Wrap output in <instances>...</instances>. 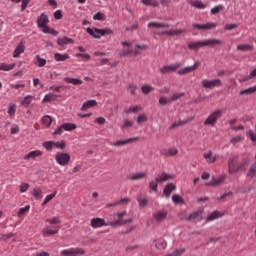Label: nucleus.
<instances>
[{
    "mask_svg": "<svg viewBox=\"0 0 256 256\" xmlns=\"http://www.w3.org/2000/svg\"><path fill=\"white\" fill-rule=\"evenodd\" d=\"M127 211H123L120 213L114 214V217L117 219L114 221H108L106 222L103 218H93L91 219L90 225L93 227V229H99V227H119L121 225H126V223H131L130 220H125L123 217H126Z\"/></svg>",
    "mask_w": 256,
    "mask_h": 256,
    "instance_id": "nucleus-1",
    "label": "nucleus"
},
{
    "mask_svg": "<svg viewBox=\"0 0 256 256\" xmlns=\"http://www.w3.org/2000/svg\"><path fill=\"white\" fill-rule=\"evenodd\" d=\"M86 32L94 39H101V37H105V35H113V30H111V28H87Z\"/></svg>",
    "mask_w": 256,
    "mask_h": 256,
    "instance_id": "nucleus-2",
    "label": "nucleus"
},
{
    "mask_svg": "<svg viewBox=\"0 0 256 256\" xmlns=\"http://www.w3.org/2000/svg\"><path fill=\"white\" fill-rule=\"evenodd\" d=\"M238 171H243V164H239L237 156H233L228 160V172L233 175V173H238Z\"/></svg>",
    "mask_w": 256,
    "mask_h": 256,
    "instance_id": "nucleus-3",
    "label": "nucleus"
},
{
    "mask_svg": "<svg viewBox=\"0 0 256 256\" xmlns=\"http://www.w3.org/2000/svg\"><path fill=\"white\" fill-rule=\"evenodd\" d=\"M55 161L58 163V165H61V167H65L69 165V162L71 161V155L64 152H57L55 154Z\"/></svg>",
    "mask_w": 256,
    "mask_h": 256,
    "instance_id": "nucleus-4",
    "label": "nucleus"
},
{
    "mask_svg": "<svg viewBox=\"0 0 256 256\" xmlns=\"http://www.w3.org/2000/svg\"><path fill=\"white\" fill-rule=\"evenodd\" d=\"M222 115H223V110H216L212 112L205 120L204 125H210L211 127H213V125H215L217 121L221 119Z\"/></svg>",
    "mask_w": 256,
    "mask_h": 256,
    "instance_id": "nucleus-5",
    "label": "nucleus"
},
{
    "mask_svg": "<svg viewBox=\"0 0 256 256\" xmlns=\"http://www.w3.org/2000/svg\"><path fill=\"white\" fill-rule=\"evenodd\" d=\"M43 147L44 149H46L47 151H53V149H65L66 145H65V141H47L43 143Z\"/></svg>",
    "mask_w": 256,
    "mask_h": 256,
    "instance_id": "nucleus-6",
    "label": "nucleus"
},
{
    "mask_svg": "<svg viewBox=\"0 0 256 256\" xmlns=\"http://www.w3.org/2000/svg\"><path fill=\"white\" fill-rule=\"evenodd\" d=\"M61 256H79V255H85V251L83 248H68L64 249L60 252Z\"/></svg>",
    "mask_w": 256,
    "mask_h": 256,
    "instance_id": "nucleus-7",
    "label": "nucleus"
},
{
    "mask_svg": "<svg viewBox=\"0 0 256 256\" xmlns=\"http://www.w3.org/2000/svg\"><path fill=\"white\" fill-rule=\"evenodd\" d=\"M193 29H198V31H211V29H215L217 27V23L208 22L206 24H192Z\"/></svg>",
    "mask_w": 256,
    "mask_h": 256,
    "instance_id": "nucleus-8",
    "label": "nucleus"
},
{
    "mask_svg": "<svg viewBox=\"0 0 256 256\" xmlns=\"http://www.w3.org/2000/svg\"><path fill=\"white\" fill-rule=\"evenodd\" d=\"M201 67V62L196 61L193 66H186L178 70V75H188V73H192V71H197Z\"/></svg>",
    "mask_w": 256,
    "mask_h": 256,
    "instance_id": "nucleus-9",
    "label": "nucleus"
},
{
    "mask_svg": "<svg viewBox=\"0 0 256 256\" xmlns=\"http://www.w3.org/2000/svg\"><path fill=\"white\" fill-rule=\"evenodd\" d=\"M222 82L220 79H214V80H202V86L205 89H213V87H221Z\"/></svg>",
    "mask_w": 256,
    "mask_h": 256,
    "instance_id": "nucleus-10",
    "label": "nucleus"
},
{
    "mask_svg": "<svg viewBox=\"0 0 256 256\" xmlns=\"http://www.w3.org/2000/svg\"><path fill=\"white\" fill-rule=\"evenodd\" d=\"M179 67H181V64H179V63L166 65V66H163L162 68H160V73H162V75H165L166 73H171L172 71H177V69H179Z\"/></svg>",
    "mask_w": 256,
    "mask_h": 256,
    "instance_id": "nucleus-11",
    "label": "nucleus"
},
{
    "mask_svg": "<svg viewBox=\"0 0 256 256\" xmlns=\"http://www.w3.org/2000/svg\"><path fill=\"white\" fill-rule=\"evenodd\" d=\"M59 229V226H55L54 229H51V227L46 226L42 230V235H44V237H51V235H57V233H59Z\"/></svg>",
    "mask_w": 256,
    "mask_h": 256,
    "instance_id": "nucleus-12",
    "label": "nucleus"
},
{
    "mask_svg": "<svg viewBox=\"0 0 256 256\" xmlns=\"http://www.w3.org/2000/svg\"><path fill=\"white\" fill-rule=\"evenodd\" d=\"M38 157H43V152L41 150H34L24 155V160L31 161V159H37Z\"/></svg>",
    "mask_w": 256,
    "mask_h": 256,
    "instance_id": "nucleus-13",
    "label": "nucleus"
},
{
    "mask_svg": "<svg viewBox=\"0 0 256 256\" xmlns=\"http://www.w3.org/2000/svg\"><path fill=\"white\" fill-rule=\"evenodd\" d=\"M185 30L183 29H171V30H166V31H162L159 33V35H168V37H175V36H179L182 35V33H184Z\"/></svg>",
    "mask_w": 256,
    "mask_h": 256,
    "instance_id": "nucleus-14",
    "label": "nucleus"
},
{
    "mask_svg": "<svg viewBox=\"0 0 256 256\" xmlns=\"http://www.w3.org/2000/svg\"><path fill=\"white\" fill-rule=\"evenodd\" d=\"M177 153H179V150L176 147L166 148L161 151V155H164V157H175Z\"/></svg>",
    "mask_w": 256,
    "mask_h": 256,
    "instance_id": "nucleus-15",
    "label": "nucleus"
},
{
    "mask_svg": "<svg viewBox=\"0 0 256 256\" xmlns=\"http://www.w3.org/2000/svg\"><path fill=\"white\" fill-rule=\"evenodd\" d=\"M153 218L155 221L161 223V221H165L167 219V210H159L153 214Z\"/></svg>",
    "mask_w": 256,
    "mask_h": 256,
    "instance_id": "nucleus-16",
    "label": "nucleus"
},
{
    "mask_svg": "<svg viewBox=\"0 0 256 256\" xmlns=\"http://www.w3.org/2000/svg\"><path fill=\"white\" fill-rule=\"evenodd\" d=\"M37 25L39 29L49 25V17H47L45 13H42L37 19Z\"/></svg>",
    "mask_w": 256,
    "mask_h": 256,
    "instance_id": "nucleus-17",
    "label": "nucleus"
},
{
    "mask_svg": "<svg viewBox=\"0 0 256 256\" xmlns=\"http://www.w3.org/2000/svg\"><path fill=\"white\" fill-rule=\"evenodd\" d=\"M149 29H169L170 25L163 22H150L148 23Z\"/></svg>",
    "mask_w": 256,
    "mask_h": 256,
    "instance_id": "nucleus-18",
    "label": "nucleus"
},
{
    "mask_svg": "<svg viewBox=\"0 0 256 256\" xmlns=\"http://www.w3.org/2000/svg\"><path fill=\"white\" fill-rule=\"evenodd\" d=\"M136 199L141 209H144V207H147V205H149V199H147V196H145L144 194H139Z\"/></svg>",
    "mask_w": 256,
    "mask_h": 256,
    "instance_id": "nucleus-19",
    "label": "nucleus"
},
{
    "mask_svg": "<svg viewBox=\"0 0 256 256\" xmlns=\"http://www.w3.org/2000/svg\"><path fill=\"white\" fill-rule=\"evenodd\" d=\"M21 53H25V42L21 41L15 48L13 57L14 59H17Z\"/></svg>",
    "mask_w": 256,
    "mask_h": 256,
    "instance_id": "nucleus-20",
    "label": "nucleus"
},
{
    "mask_svg": "<svg viewBox=\"0 0 256 256\" xmlns=\"http://www.w3.org/2000/svg\"><path fill=\"white\" fill-rule=\"evenodd\" d=\"M203 43L204 47H215V45H223V41L215 38L204 40Z\"/></svg>",
    "mask_w": 256,
    "mask_h": 256,
    "instance_id": "nucleus-21",
    "label": "nucleus"
},
{
    "mask_svg": "<svg viewBox=\"0 0 256 256\" xmlns=\"http://www.w3.org/2000/svg\"><path fill=\"white\" fill-rule=\"evenodd\" d=\"M139 138L134 137V138H128L126 140H118L114 144V147H123V145H129V143H133L134 141H137Z\"/></svg>",
    "mask_w": 256,
    "mask_h": 256,
    "instance_id": "nucleus-22",
    "label": "nucleus"
},
{
    "mask_svg": "<svg viewBox=\"0 0 256 256\" xmlns=\"http://www.w3.org/2000/svg\"><path fill=\"white\" fill-rule=\"evenodd\" d=\"M189 5L194 7L195 9H206L207 5L203 3L201 0H188Z\"/></svg>",
    "mask_w": 256,
    "mask_h": 256,
    "instance_id": "nucleus-23",
    "label": "nucleus"
},
{
    "mask_svg": "<svg viewBox=\"0 0 256 256\" xmlns=\"http://www.w3.org/2000/svg\"><path fill=\"white\" fill-rule=\"evenodd\" d=\"M175 189H177V186H175V184L173 183L167 184L163 190V194L165 195V197H167V199H169V197H171V193H173Z\"/></svg>",
    "mask_w": 256,
    "mask_h": 256,
    "instance_id": "nucleus-24",
    "label": "nucleus"
},
{
    "mask_svg": "<svg viewBox=\"0 0 256 256\" xmlns=\"http://www.w3.org/2000/svg\"><path fill=\"white\" fill-rule=\"evenodd\" d=\"M73 43V39L69 37H62L57 39V45H59L60 47H65V45H71Z\"/></svg>",
    "mask_w": 256,
    "mask_h": 256,
    "instance_id": "nucleus-25",
    "label": "nucleus"
},
{
    "mask_svg": "<svg viewBox=\"0 0 256 256\" xmlns=\"http://www.w3.org/2000/svg\"><path fill=\"white\" fill-rule=\"evenodd\" d=\"M204 159L206 160L207 163H215L217 161V158L219 157L218 155L213 156V152L208 151L205 152L203 155Z\"/></svg>",
    "mask_w": 256,
    "mask_h": 256,
    "instance_id": "nucleus-26",
    "label": "nucleus"
},
{
    "mask_svg": "<svg viewBox=\"0 0 256 256\" xmlns=\"http://www.w3.org/2000/svg\"><path fill=\"white\" fill-rule=\"evenodd\" d=\"M171 179H173V175L163 172L162 174L158 175V177L156 178V182L165 183V181H169Z\"/></svg>",
    "mask_w": 256,
    "mask_h": 256,
    "instance_id": "nucleus-27",
    "label": "nucleus"
},
{
    "mask_svg": "<svg viewBox=\"0 0 256 256\" xmlns=\"http://www.w3.org/2000/svg\"><path fill=\"white\" fill-rule=\"evenodd\" d=\"M145 177H147L146 172H137V173L131 174L129 176V179L130 181H140V179H145Z\"/></svg>",
    "mask_w": 256,
    "mask_h": 256,
    "instance_id": "nucleus-28",
    "label": "nucleus"
},
{
    "mask_svg": "<svg viewBox=\"0 0 256 256\" xmlns=\"http://www.w3.org/2000/svg\"><path fill=\"white\" fill-rule=\"evenodd\" d=\"M131 203L130 198H122L114 203H109L107 207H117V205H129Z\"/></svg>",
    "mask_w": 256,
    "mask_h": 256,
    "instance_id": "nucleus-29",
    "label": "nucleus"
},
{
    "mask_svg": "<svg viewBox=\"0 0 256 256\" xmlns=\"http://www.w3.org/2000/svg\"><path fill=\"white\" fill-rule=\"evenodd\" d=\"M201 47H205V44L203 41H197V42H192L188 44V49H191L192 51H199Z\"/></svg>",
    "mask_w": 256,
    "mask_h": 256,
    "instance_id": "nucleus-30",
    "label": "nucleus"
},
{
    "mask_svg": "<svg viewBox=\"0 0 256 256\" xmlns=\"http://www.w3.org/2000/svg\"><path fill=\"white\" fill-rule=\"evenodd\" d=\"M91 107H97V100H88V101H86L82 105L81 111H87V110L91 109Z\"/></svg>",
    "mask_w": 256,
    "mask_h": 256,
    "instance_id": "nucleus-31",
    "label": "nucleus"
},
{
    "mask_svg": "<svg viewBox=\"0 0 256 256\" xmlns=\"http://www.w3.org/2000/svg\"><path fill=\"white\" fill-rule=\"evenodd\" d=\"M42 33H46L48 35H54V37H57V35H59V32H57V30L49 27L48 25L42 26Z\"/></svg>",
    "mask_w": 256,
    "mask_h": 256,
    "instance_id": "nucleus-32",
    "label": "nucleus"
},
{
    "mask_svg": "<svg viewBox=\"0 0 256 256\" xmlns=\"http://www.w3.org/2000/svg\"><path fill=\"white\" fill-rule=\"evenodd\" d=\"M65 83H70L71 85H83V80L79 78H71L66 77L64 78Z\"/></svg>",
    "mask_w": 256,
    "mask_h": 256,
    "instance_id": "nucleus-33",
    "label": "nucleus"
},
{
    "mask_svg": "<svg viewBox=\"0 0 256 256\" xmlns=\"http://www.w3.org/2000/svg\"><path fill=\"white\" fill-rule=\"evenodd\" d=\"M191 119H186V120H178L170 126V129H177V127H183V125H187Z\"/></svg>",
    "mask_w": 256,
    "mask_h": 256,
    "instance_id": "nucleus-34",
    "label": "nucleus"
},
{
    "mask_svg": "<svg viewBox=\"0 0 256 256\" xmlns=\"http://www.w3.org/2000/svg\"><path fill=\"white\" fill-rule=\"evenodd\" d=\"M57 97L59 96L54 93L46 94L43 98V103H51V101H57Z\"/></svg>",
    "mask_w": 256,
    "mask_h": 256,
    "instance_id": "nucleus-35",
    "label": "nucleus"
},
{
    "mask_svg": "<svg viewBox=\"0 0 256 256\" xmlns=\"http://www.w3.org/2000/svg\"><path fill=\"white\" fill-rule=\"evenodd\" d=\"M33 99H35L34 96H32V95H27V96H25L24 99L22 100L21 105H22L23 107H29V106L31 105V103L33 102Z\"/></svg>",
    "mask_w": 256,
    "mask_h": 256,
    "instance_id": "nucleus-36",
    "label": "nucleus"
},
{
    "mask_svg": "<svg viewBox=\"0 0 256 256\" xmlns=\"http://www.w3.org/2000/svg\"><path fill=\"white\" fill-rule=\"evenodd\" d=\"M16 64H6V63H0V71H13L15 69Z\"/></svg>",
    "mask_w": 256,
    "mask_h": 256,
    "instance_id": "nucleus-37",
    "label": "nucleus"
},
{
    "mask_svg": "<svg viewBox=\"0 0 256 256\" xmlns=\"http://www.w3.org/2000/svg\"><path fill=\"white\" fill-rule=\"evenodd\" d=\"M219 217H223V213L214 211L207 217L206 221H215V219H219Z\"/></svg>",
    "mask_w": 256,
    "mask_h": 256,
    "instance_id": "nucleus-38",
    "label": "nucleus"
},
{
    "mask_svg": "<svg viewBox=\"0 0 256 256\" xmlns=\"http://www.w3.org/2000/svg\"><path fill=\"white\" fill-rule=\"evenodd\" d=\"M256 77V68L250 72L248 76H245L244 78L240 79V83H245V81H251V79H255Z\"/></svg>",
    "mask_w": 256,
    "mask_h": 256,
    "instance_id": "nucleus-39",
    "label": "nucleus"
},
{
    "mask_svg": "<svg viewBox=\"0 0 256 256\" xmlns=\"http://www.w3.org/2000/svg\"><path fill=\"white\" fill-rule=\"evenodd\" d=\"M172 201H173V203H175V205H184L185 204V200H183V197H181L177 194H174L172 196Z\"/></svg>",
    "mask_w": 256,
    "mask_h": 256,
    "instance_id": "nucleus-40",
    "label": "nucleus"
},
{
    "mask_svg": "<svg viewBox=\"0 0 256 256\" xmlns=\"http://www.w3.org/2000/svg\"><path fill=\"white\" fill-rule=\"evenodd\" d=\"M54 59L55 61H67V59H69V54L55 53Z\"/></svg>",
    "mask_w": 256,
    "mask_h": 256,
    "instance_id": "nucleus-41",
    "label": "nucleus"
},
{
    "mask_svg": "<svg viewBox=\"0 0 256 256\" xmlns=\"http://www.w3.org/2000/svg\"><path fill=\"white\" fill-rule=\"evenodd\" d=\"M254 47L253 45L249 44H240L237 46L238 51H253Z\"/></svg>",
    "mask_w": 256,
    "mask_h": 256,
    "instance_id": "nucleus-42",
    "label": "nucleus"
},
{
    "mask_svg": "<svg viewBox=\"0 0 256 256\" xmlns=\"http://www.w3.org/2000/svg\"><path fill=\"white\" fill-rule=\"evenodd\" d=\"M32 195L35 199H43V190H41V188H34Z\"/></svg>",
    "mask_w": 256,
    "mask_h": 256,
    "instance_id": "nucleus-43",
    "label": "nucleus"
},
{
    "mask_svg": "<svg viewBox=\"0 0 256 256\" xmlns=\"http://www.w3.org/2000/svg\"><path fill=\"white\" fill-rule=\"evenodd\" d=\"M142 107L141 106H132L130 108H128L127 110H125V113L127 115L131 114V113H139V111H142Z\"/></svg>",
    "mask_w": 256,
    "mask_h": 256,
    "instance_id": "nucleus-44",
    "label": "nucleus"
},
{
    "mask_svg": "<svg viewBox=\"0 0 256 256\" xmlns=\"http://www.w3.org/2000/svg\"><path fill=\"white\" fill-rule=\"evenodd\" d=\"M221 11H225V6H223L222 4L212 8L210 13L211 15H217V13H221Z\"/></svg>",
    "mask_w": 256,
    "mask_h": 256,
    "instance_id": "nucleus-45",
    "label": "nucleus"
},
{
    "mask_svg": "<svg viewBox=\"0 0 256 256\" xmlns=\"http://www.w3.org/2000/svg\"><path fill=\"white\" fill-rule=\"evenodd\" d=\"M165 247H167V242L163 238L156 240V249H165Z\"/></svg>",
    "mask_w": 256,
    "mask_h": 256,
    "instance_id": "nucleus-46",
    "label": "nucleus"
},
{
    "mask_svg": "<svg viewBox=\"0 0 256 256\" xmlns=\"http://www.w3.org/2000/svg\"><path fill=\"white\" fill-rule=\"evenodd\" d=\"M64 131H75L77 129V125L73 123H64L62 124Z\"/></svg>",
    "mask_w": 256,
    "mask_h": 256,
    "instance_id": "nucleus-47",
    "label": "nucleus"
},
{
    "mask_svg": "<svg viewBox=\"0 0 256 256\" xmlns=\"http://www.w3.org/2000/svg\"><path fill=\"white\" fill-rule=\"evenodd\" d=\"M51 123H53L51 116L46 115L42 117V124L45 125V127H51Z\"/></svg>",
    "mask_w": 256,
    "mask_h": 256,
    "instance_id": "nucleus-48",
    "label": "nucleus"
},
{
    "mask_svg": "<svg viewBox=\"0 0 256 256\" xmlns=\"http://www.w3.org/2000/svg\"><path fill=\"white\" fill-rule=\"evenodd\" d=\"M36 59V65H38V67H45V65H47V60L41 58V56L36 55L35 57Z\"/></svg>",
    "mask_w": 256,
    "mask_h": 256,
    "instance_id": "nucleus-49",
    "label": "nucleus"
},
{
    "mask_svg": "<svg viewBox=\"0 0 256 256\" xmlns=\"http://www.w3.org/2000/svg\"><path fill=\"white\" fill-rule=\"evenodd\" d=\"M16 112H17V104H9L8 115L10 117H13V115H15Z\"/></svg>",
    "mask_w": 256,
    "mask_h": 256,
    "instance_id": "nucleus-50",
    "label": "nucleus"
},
{
    "mask_svg": "<svg viewBox=\"0 0 256 256\" xmlns=\"http://www.w3.org/2000/svg\"><path fill=\"white\" fill-rule=\"evenodd\" d=\"M141 89H142V93L144 95H149V93H151V91H155V88L150 85H143Z\"/></svg>",
    "mask_w": 256,
    "mask_h": 256,
    "instance_id": "nucleus-51",
    "label": "nucleus"
},
{
    "mask_svg": "<svg viewBox=\"0 0 256 256\" xmlns=\"http://www.w3.org/2000/svg\"><path fill=\"white\" fill-rule=\"evenodd\" d=\"M181 97H185V93L181 92L172 94V96L170 97V103L178 101V99H181Z\"/></svg>",
    "mask_w": 256,
    "mask_h": 256,
    "instance_id": "nucleus-52",
    "label": "nucleus"
},
{
    "mask_svg": "<svg viewBox=\"0 0 256 256\" xmlns=\"http://www.w3.org/2000/svg\"><path fill=\"white\" fill-rule=\"evenodd\" d=\"M142 3L150 7H159V2L155 0H142Z\"/></svg>",
    "mask_w": 256,
    "mask_h": 256,
    "instance_id": "nucleus-53",
    "label": "nucleus"
},
{
    "mask_svg": "<svg viewBox=\"0 0 256 256\" xmlns=\"http://www.w3.org/2000/svg\"><path fill=\"white\" fill-rule=\"evenodd\" d=\"M214 179V185L215 187H219V185H221L223 183V181H225V179H227V176L225 175H221L218 178H213Z\"/></svg>",
    "mask_w": 256,
    "mask_h": 256,
    "instance_id": "nucleus-54",
    "label": "nucleus"
},
{
    "mask_svg": "<svg viewBox=\"0 0 256 256\" xmlns=\"http://www.w3.org/2000/svg\"><path fill=\"white\" fill-rule=\"evenodd\" d=\"M243 139H244L243 136L238 135V136H235V137L231 138L230 143L232 145H237V143H241V141H243Z\"/></svg>",
    "mask_w": 256,
    "mask_h": 256,
    "instance_id": "nucleus-55",
    "label": "nucleus"
},
{
    "mask_svg": "<svg viewBox=\"0 0 256 256\" xmlns=\"http://www.w3.org/2000/svg\"><path fill=\"white\" fill-rule=\"evenodd\" d=\"M55 195H57V191H54V193L47 195L45 197L42 205L45 206L47 203H49V201H52V199L55 197Z\"/></svg>",
    "mask_w": 256,
    "mask_h": 256,
    "instance_id": "nucleus-56",
    "label": "nucleus"
},
{
    "mask_svg": "<svg viewBox=\"0 0 256 256\" xmlns=\"http://www.w3.org/2000/svg\"><path fill=\"white\" fill-rule=\"evenodd\" d=\"M147 121H148L147 115H145V114L138 115V117H137L138 125H141V123H147Z\"/></svg>",
    "mask_w": 256,
    "mask_h": 256,
    "instance_id": "nucleus-57",
    "label": "nucleus"
},
{
    "mask_svg": "<svg viewBox=\"0 0 256 256\" xmlns=\"http://www.w3.org/2000/svg\"><path fill=\"white\" fill-rule=\"evenodd\" d=\"M29 209H31L30 205H26L25 207L20 208V210L18 211V217H23L25 213H28Z\"/></svg>",
    "mask_w": 256,
    "mask_h": 256,
    "instance_id": "nucleus-58",
    "label": "nucleus"
},
{
    "mask_svg": "<svg viewBox=\"0 0 256 256\" xmlns=\"http://www.w3.org/2000/svg\"><path fill=\"white\" fill-rule=\"evenodd\" d=\"M46 222L50 225H59V223H61V219L59 217H54L52 219H46Z\"/></svg>",
    "mask_w": 256,
    "mask_h": 256,
    "instance_id": "nucleus-59",
    "label": "nucleus"
},
{
    "mask_svg": "<svg viewBox=\"0 0 256 256\" xmlns=\"http://www.w3.org/2000/svg\"><path fill=\"white\" fill-rule=\"evenodd\" d=\"M94 21H105V14L98 12L93 16Z\"/></svg>",
    "mask_w": 256,
    "mask_h": 256,
    "instance_id": "nucleus-60",
    "label": "nucleus"
},
{
    "mask_svg": "<svg viewBox=\"0 0 256 256\" xmlns=\"http://www.w3.org/2000/svg\"><path fill=\"white\" fill-rule=\"evenodd\" d=\"M169 103H171V99L170 98H167L165 96L160 97V99H159V104L160 105H167Z\"/></svg>",
    "mask_w": 256,
    "mask_h": 256,
    "instance_id": "nucleus-61",
    "label": "nucleus"
},
{
    "mask_svg": "<svg viewBox=\"0 0 256 256\" xmlns=\"http://www.w3.org/2000/svg\"><path fill=\"white\" fill-rule=\"evenodd\" d=\"M250 141H252V143H256V133L253 132V130H250L248 133H247Z\"/></svg>",
    "mask_w": 256,
    "mask_h": 256,
    "instance_id": "nucleus-62",
    "label": "nucleus"
},
{
    "mask_svg": "<svg viewBox=\"0 0 256 256\" xmlns=\"http://www.w3.org/2000/svg\"><path fill=\"white\" fill-rule=\"evenodd\" d=\"M237 24H226L224 26L225 31H233V29H237Z\"/></svg>",
    "mask_w": 256,
    "mask_h": 256,
    "instance_id": "nucleus-63",
    "label": "nucleus"
},
{
    "mask_svg": "<svg viewBox=\"0 0 256 256\" xmlns=\"http://www.w3.org/2000/svg\"><path fill=\"white\" fill-rule=\"evenodd\" d=\"M76 57H81V59H84V61H89V59H91V55L82 53H77Z\"/></svg>",
    "mask_w": 256,
    "mask_h": 256,
    "instance_id": "nucleus-64",
    "label": "nucleus"
}]
</instances>
